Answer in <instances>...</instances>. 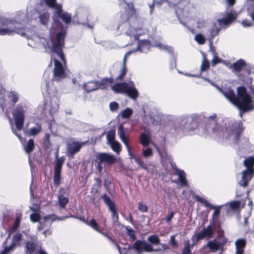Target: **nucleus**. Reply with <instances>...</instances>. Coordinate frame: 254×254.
<instances>
[{"label":"nucleus","mask_w":254,"mask_h":254,"mask_svg":"<svg viewBox=\"0 0 254 254\" xmlns=\"http://www.w3.org/2000/svg\"><path fill=\"white\" fill-rule=\"evenodd\" d=\"M114 79L113 77H105L103 78L99 82H98L99 89H107L109 86L113 84Z\"/></svg>","instance_id":"obj_25"},{"label":"nucleus","mask_w":254,"mask_h":254,"mask_svg":"<svg viewBox=\"0 0 254 254\" xmlns=\"http://www.w3.org/2000/svg\"><path fill=\"white\" fill-rule=\"evenodd\" d=\"M243 164L246 167V170L254 172V156L246 158L244 161Z\"/></svg>","instance_id":"obj_28"},{"label":"nucleus","mask_w":254,"mask_h":254,"mask_svg":"<svg viewBox=\"0 0 254 254\" xmlns=\"http://www.w3.org/2000/svg\"><path fill=\"white\" fill-rule=\"evenodd\" d=\"M133 52V51H128L127 53H126V54L124 56L123 62V65L122 67V70L120 74L118 76H117L116 78V80L117 81L122 80L123 79L125 76L126 75L127 73V59L128 58V57L131 54V53Z\"/></svg>","instance_id":"obj_16"},{"label":"nucleus","mask_w":254,"mask_h":254,"mask_svg":"<svg viewBox=\"0 0 254 254\" xmlns=\"http://www.w3.org/2000/svg\"><path fill=\"white\" fill-rule=\"evenodd\" d=\"M96 158L100 162L108 166L114 165L118 161L117 158L114 155L106 152L99 153L96 155Z\"/></svg>","instance_id":"obj_11"},{"label":"nucleus","mask_w":254,"mask_h":254,"mask_svg":"<svg viewBox=\"0 0 254 254\" xmlns=\"http://www.w3.org/2000/svg\"><path fill=\"white\" fill-rule=\"evenodd\" d=\"M36 242L33 241H28L25 244V252L26 254H36Z\"/></svg>","instance_id":"obj_23"},{"label":"nucleus","mask_w":254,"mask_h":254,"mask_svg":"<svg viewBox=\"0 0 254 254\" xmlns=\"http://www.w3.org/2000/svg\"><path fill=\"white\" fill-rule=\"evenodd\" d=\"M54 64L55 67L53 70V78L52 80L59 81L65 77V69L61 63L56 59H54Z\"/></svg>","instance_id":"obj_9"},{"label":"nucleus","mask_w":254,"mask_h":254,"mask_svg":"<svg viewBox=\"0 0 254 254\" xmlns=\"http://www.w3.org/2000/svg\"><path fill=\"white\" fill-rule=\"evenodd\" d=\"M240 206V202L238 200L233 201L230 203V207L233 210H237Z\"/></svg>","instance_id":"obj_53"},{"label":"nucleus","mask_w":254,"mask_h":254,"mask_svg":"<svg viewBox=\"0 0 254 254\" xmlns=\"http://www.w3.org/2000/svg\"><path fill=\"white\" fill-rule=\"evenodd\" d=\"M138 209L142 212H146L148 211V207L146 205L144 204L142 202H139L138 203Z\"/></svg>","instance_id":"obj_54"},{"label":"nucleus","mask_w":254,"mask_h":254,"mask_svg":"<svg viewBox=\"0 0 254 254\" xmlns=\"http://www.w3.org/2000/svg\"><path fill=\"white\" fill-rule=\"evenodd\" d=\"M153 155L152 149L150 147H147L146 149L143 150L142 155L145 158L149 157Z\"/></svg>","instance_id":"obj_51"},{"label":"nucleus","mask_w":254,"mask_h":254,"mask_svg":"<svg viewBox=\"0 0 254 254\" xmlns=\"http://www.w3.org/2000/svg\"><path fill=\"white\" fill-rule=\"evenodd\" d=\"M110 108L111 111H116L119 108V105L116 102H111L110 104Z\"/></svg>","instance_id":"obj_59"},{"label":"nucleus","mask_w":254,"mask_h":254,"mask_svg":"<svg viewBox=\"0 0 254 254\" xmlns=\"http://www.w3.org/2000/svg\"><path fill=\"white\" fill-rule=\"evenodd\" d=\"M242 24L245 27H251L252 25V23L251 21H249L248 19H244L242 21Z\"/></svg>","instance_id":"obj_61"},{"label":"nucleus","mask_w":254,"mask_h":254,"mask_svg":"<svg viewBox=\"0 0 254 254\" xmlns=\"http://www.w3.org/2000/svg\"><path fill=\"white\" fill-rule=\"evenodd\" d=\"M95 162L97 163L96 168L98 172L100 173H101L102 172L103 167L102 166V163L100 162V161H98L97 158L95 160Z\"/></svg>","instance_id":"obj_56"},{"label":"nucleus","mask_w":254,"mask_h":254,"mask_svg":"<svg viewBox=\"0 0 254 254\" xmlns=\"http://www.w3.org/2000/svg\"><path fill=\"white\" fill-rule=\"evenodd\" d=\"M122 142L124 143V144L126 146L127 148H129V145L128 143V137L126 136L125 137H123L120 138Z\"/></svg>","instance_id":"obj_62"},{"label":"nucleus","mask_w":254,"mask_h":254,"mask_svg":"<svg viewBox=\"0 0 254 254\" xmlns=\"http://www.w3.org/2000/svg\"><path fill=\"white\" fill-rule=\"evenodd\" d=\"M127 85L126 82L117 83L112 86V89L117 93H125Z\"/></svg>","instance_id":"obj_26"},{"label":"nucleus","mask_w":254,"mask_h":254,"mask_svg":"<svg viewBox=\"0 0 254 254\" xmlns=\"http://www.w3.org/2000/svg\"><path fill=\"white\" fill-rule=\"evenodd\" d=\"M116 132L115 129H110L107 133V139L109 143L115 141Z\"/></svg>","instance_id":"obj_40"},{"label":"nucleus","mask_w":254,"mask_h":254,"mask_svg":"<svg viewBox=\"0 0 254 254\" xmlns=\"http://www.w3.org/2000/svg\"><path fill=\"white\" fill-rule=\"evenodd\" d=\"M58 202L60 207L64 209L69 202V199L68 198L65 197L64 195L60 194L58 196Z\"/></svg>","instance_id":"obj_36"},{"label":"nucleus","mask_w":254,"mask_h":254,"mask_svg":"<svg viewBox=\"0 0 254 254\" xmlns=\"http://www.w3.org/2000/svg\"><path fill=\"white\" fill-rule=\"evenodd\" d=\"M22 213H16L14 222L12 227L9 229L8 231L9 236H10L12 233L15 232L19 228L20 226V222L22 219Z\"/></svg>","instance_id":"obj_24"},{"label":"nucleus","mask_w":254,"mask_h":254,"mask_svg":"<svg viewBox=\"0 0 254 254\" xmlns=\"http://www.w3.org/2000/svg\"><path fill=\"white\" fill-rule=\"evenodd\" d=\"M210 67V63L207 60L206 57L204 56L203 60L202 61L200 70L201 71H205L208 69Z\"/></svg>","instance_id":"obj_42"},{"label":"nucleus","mask_w":254,"mask_h":254,"mask_svg":"<svg viewBox=\"0 0 254 254\" xmlns=\"http://www.w3.org/2000/svg\"><path fill=\"white\" fill-rule=\"evenodd\" d=\"M86 141L78 142L73 141L67 144L66 155L68 157L73 158L74 155L78 152L81 149L82 146L85 145Z\"/></svg>","instance_id":"obj_12"},{"label":"nucleus","mask_w":254,"mask_h":254,"mask_svg":"<svg viewBox=\"0 0 254 254\" xmlns=\"http://www.w3.org/2000/svg\"><path fill=\"white\" fill-rule=\"evenodd\" d=\"M135 162L138 164L139 166L141 167L142 169L145 170H148V168L144 163V161L142 160V159L138 157H135L134 158Z\"/></svg>","instance_id":"obj_44"},{"label":"nucleus","mask_w":254,"mask_h":254,"mask_svg":"<svg viewBox=\"0 0 254 254\" xmlns=\"http://www.w3.org/2000/svg\"><path fill=\"white\" fill-rule=\"evenodd\" d=\"M237 17V14L236 12L233 10H231L227 13L225 17L220 20V22L224 25H228L234 21L236 19Z\"/></svg>","instance_id":"obj_18"},{"label":"nucleus","mask_w":254,"mask_h":254,"mask_svg":"<svg viewBox=\"0 0 254 254\" xmlns=\"http://www.w3.org/2000/svg\"><path fill=\"white\" fill-rule=\"evenodd\" d=\"M215 226L210 223L207 227L204 228L202 231L194 235L192 241L194 245H196L200 240L205 238H211L213 237Z\"/></svg>","instance_id":"obj_7"},{"label":"nucleus","mask_w":254,"mask_h":254,"mask_svg":"<svg viewBox=\"0 0 254 254\" xmlns=\"http://www.w3.org/2000/svg\"><path fill=\"white\" fill-rule=\"evenodd\" d=\"M38 19L41 24L47 26L50 20V13L48 11H40Z\"/></svg>","instance_id":"obj_20"},{"label":"nucleus","mask_w":254,"mask_h":254,"mask_svg":"<svg viewBox=\"0 0 254 254\" xmlns=\"http://www.w3.org/2000/svg\"><path fill=\"white\" fill-rule=\"evenodd\" d=\"M191 247H192V246H191L189 241H188L185 243V246L183 249L182 254H191L190 250Z\"/></svg>","instance_id":"obj_45"},{"label":"nucleus","mask_w":254,"mask_h":254,"mask_svg":"<svg viewBox=\"0 0 254 254\" xmlns=\"http://www.w3.org/2000/svg\"><path fill=\"white\" fill-rule=\"evenodd\" d=\"M84 88L88 93L98 89L99 86L98 82L94 81H90L84 85Z\"/></svg>","instance_id":"obj_30"},{"label":"nucleus","mask_w":254,"mask_h":254,"mask_svg":"<svg viewBox=\"0 0 254 254\" xmlns=\"http://www.w3.org/2000/svg\"><path fill=\"white\" fill-rule=\"evenodd\" d=\"M177 235H172L169 240V244L172 246V248H177L178 247V243L176 240Z\"/></svg>","instance_id":"obj_46"},{"label":"nucleus","mask_w":254,"mask_h":254,"mask_svg":"<svg viewBox=\"0 0 254 254\" xmlns=\"http://www.w3.org/2000/svg\"><path fill=\"white\" fill-rule=\"evenodd\" d=\"M127 234L129 237L130 239L132 241H134L136 239L135 231L131 228H129L128 226L126 227Z\"/></svg>","instance_id":"obj_43"},{"label":"nucleus","mask_w":254,"mask_h":254,"mask_svg":"<svg viewBox=\"0 0 254 254\" xmlns=\"http://www.w3.org/2000/svg\"><path fill=\"white\" fill-rule=\"evenodd\" d=\"M22 240V235L20 233H16L12 238L11 244H14V247H16L20 245V242Z\"/></svg>","instance_id":"obj_37"},{"label":"nucleus","mask_w":254,"mask_h":254,"mask_svg":"<svg viewBox=\"0 0 254 254\" xmlns=\"http://www.w3.org/2000/svg\"><path fill=\"white\" fill-rule=\"evenodd\" d=\"M243 124L242 122H239L238 124V125L236 128L237 133V137L239 138L242 133V132L244 130V127H243Z\"/></svg>","instance_id":"obj_49"},{"label":"nucleus","mask_w":254,"mask_h":254,"mask_svg":"<svg viewBox=\"0 0 254 254\" xmlns=\"http://www.w3.org/2000/svg\"><path fill=\"white\" fill-rule=\"evenodd\" d=\"M25 110L21 105H18L12 112L15 125L18 130H21L23 128L25 121Z\"/></svg>","instance_id":"obj_5"},{"label":"nucleus","mask_w":254,"mask_h":254,"mask_svg":"<svg viewBox=\"0 0 254 254\" xmlns=\"http://www.w3.org/2000/svg\"><path fill=\"white\" fill-rule=\"evenodd\" d=\"M15 247L14 244H10L8 247H5L4 248V249L6 252L7 253H8L10 251L13 250L15 249Z\"/></svg>","instance_id":"obj_63"},{"label":"nucleus","mask_w":254,"mask_h":254,"mask_svg":"<svg viewBox=\"0 0 254 254\" xmlns=\"http://www.w3.org/2000/svg\"><path fill=\"white\" fill-rule=\"evenodd\" d=\"M102 224L103 225V227H101L97 222L96 220L94 219H91V221L89 223L90 227L92 229H93L95 231L99 233L100 234H102V235L106 237V236L108 235L107 233L104 232V228L107 226L106 218L104 217L102 218Z\"/></svg>","instance_id":"obj_14"},{"label":"nucleus","mask_w":254,"mask_h":254,"mask_svg":"<svg viewBox=\"0 0 254 254\" xmlns=\"http://www.w3.org/2000/svg\"><path fill=\"white\" fill-rule=\"evenodd\" d=\"M195 40L200 45L203 44L205 42L204 37L201 34H197L195 36Z\"/></svg>","instance_id":"obj_47"},{"label":"nucleus","mask_w":254,"mask_h":254,"mask_svg":"<svg viewBox=\"0 0 254 254\" xmlns=\"http://www.w3.org/2000/svg\"><path fill=\"white\" fill-rule=\"evenodd\" d=\"M112 150L117 153H119L121 151V145L120 143L116 141L110 143Z\"/></svg>","instance_id":"obj_41"},{"label":"nucleus","mask_w":254,"mask_h":254,"mask_svg":"<svg viewBox=\"0 0 254 254\" xmlns=\"http://www.w3.org/2000/svg\"><path fill=\"white\" fill-rule=\"evenodd\" d=\"M150 141L151 139L149 132L148 134L144 132L140 134L139 137V142L142 146H148Z\"/></svg>","instance_id":"obj_29"},{"label":"nucleus","mask_w":254,"mask_h":254,"mask_svg":"<svg viewBox=\"0 0 254 254\" xmlns=\"http://www.w3.org/2000/svg\"><path fill=\"white\" fill-rule=\"evenodd\" d=\"M45 227V224L44 223H42V222H40L39 223V225H38V230L39 231H41L42 230H43Z\"/></svg>","instance_id":"obj_64"},{"label":"nucleus","mask_w":254,"mask_h":254,"mask_svg":"<svg viewBox=\"0 0 254 254\" xmlns=\"http://www.w3.org/2000/svg\"><path fill=\"white\" fill-rule=\"evenodd\" d=\"M14 22L8 19H2L0 21V28H8L9 27H15Z\"/></svg>","instance_id":"obj_38"},{"label":"nucleus","mask_w":254,"mask_h":254,"mask_svg":"<svg viewBox=\"0 0 254 254\" xmlns=\"http://www.w3.org/2000/svg\"><path fill=\"white\" fill-rule=\"evenodd\" d=\"M217 239L218 240L217 242L209 241L207 244V247L214 252L219 250L224 251V246L228 242V239L225 236L223 230L218 231Z\"/></svg>","instance_id":"obj_3"},{"label":"nucleus","mask_w":254,"mask_h":254,"mask_svg":"<svg viewBox=\"0 0 254 254\" xmlns=\"http://www.w3.org/2000/svg\"><path fill=\"white\" fill-rule=\"evenodd\" d=\"M222 94L231 103L236 106L240 110L245 113L253 109L252 98L248 93L247 88L239 86L237 89V95L231 87H225L220 89Z\"/></svg>","instance_id":"obj_1"},{"label":"nucleus","mask_w":254,"mask_h":254,"mask_svg":"<svg viewBox=\"0 0 254 254\" xmlns=\"http://www.w3.org/2000/svg\"><path fill=\"white\" fill-rule=\"evenodd\" d=\"M130 84V86L127 85L125 93L132 99H136L138 96V92L135 88L133 82H131Z\"/></svg>","instance_id":"obj_22"},{"label":"nucleus","mask_w":254,"mask_h":254,"mask_svg":"<svg viewBox=\"0 0 254 254\" xmlns=\"http://www.w3.org/2000/svg\"><path fill=\"white\" fill-rule=\"evenodd\" d=\"M64 34L62 32H58L56 35V42L52 41V50L56 53L62 62L65 64V58L62 50L64 44Z\"/></svg>","instance_id":"obj_2"},{"label":"nucleus","mask_w":254,"mask_h":254,"mask_svg":"<svg viewBox=\"0 0 254 254\" xmlns=\"http://www.w3.org/2000/svg\"><path fill=\"white\" fill-rule=\"evenodd\" d=\"M95 180L96 181V185L97 186V188L96 189H94L93 188L92 189L91 192L94 193H98L99 192L98 189L101 187V180L100 178H95Z\"/></svg>","instance_id":"obj_50"},{"label":"nucleus","mask_w":254,"mask_h":254,"mask_svg":"<svg viewBox=\"0 0 254 254\" xmlns=\"http://www.w3.org/2000/svg\"><path fill=\"white\" fill-rule=\"evenodd\" d=\"M15 27H9L8 28H0V35H10L15 32Z\"/></svg>","instance_id":"obj_33"},{"label":"nucleus","mask_w":254,"mask_h":254,"mask_svg":"<svg viewBox=\"0 0 254 254\" xmlns=\"http://www.w3.org/2000/svg\"><path fill=\"white\" fill-rule=\"evenodd\" d=\"M125 3L127 5V8L125 9L126 17H124V15L122 14L121 16L122 21L123 23L128 21L130 18L133 16H136V9L134 7L133 2H127L125 0H124Z\"/></svg>","instance_id":"obj_13"},{"label":"nucleus","mask_w":254,"mask_h":254,"mask_svg":"<svg viewBox=\"0 0 254 254\" xmlns=\"http://www.w3.org/2000/svg\"><path fill=\"white\" fill-rule=\"evenodd\" d=\"M118 133L120 136V137H123L126 136V132L123 126L122 125H121L118 128Z\"/></svg>","instance_id":"obj_55"},{"label":"nucleus","mask_w":254,"mask_h":254,"mask_svg":"<svg viewBox=\"0 0 254 254\" xmlns=\"http://www.w3.org/2000/svg\"><path fill=\"white\" fill-rule=\"evenodd\" d=\"M42 131V126L41 124H37L36 127H33L27 131L26 134L28 136H35L38 135Z\"/></svg>","instance_id":"obj_31"},{"label":"nucleus","mask_w":254,"mask_h":254,"mask_svg":"<svg viewBox=\"0 0 254 254\" xmlns=\"http://www.w3.org/2000/svg\"><path fill=\"white\" fill-rule=\"evenodd\" d=\"M246 241L244 239H239L235 242L236 250L244 251L246 246Z\"/></svg>","instance_id":"obj_35"},{"label":"nucleus","mask_w":254,"mask_h":254,"mask_svg":"<svg viewBox=\"0 0 254 254\" xmlns=\"http://www.w3.org/2000/svg\"><path fill=\"white\" fill-rule=\"evenodd\" d=\"M133 248L138 253H141L143 251L146 252H157L161 250L160 249H154L150 244L145 241L137 240L133 245Z\"/></svg>","instance_id":"obj_10"},{"label":"nucleus","mask_w":254,"mask_h":254,"mask_svg":"<svg viewBox=\"0 0 254 254\" xmlns=\"http://www.w3.org/2000/svg\"><path fill=\"white\" fill-rule=\"evenodd\" d=\"M41 215L39 213H34L30 215V218L32 222L35 223L38 222L41 219Z\"/></svg>","instance_id":"obj_48"},{"label":"nucleus","mask_w":254,"mask_h":254,"mask_svg":"<svg viewBox=\"0 0 254 254\" xmlns=\"http://www.w3.org/2000/svg\"><path fill=\"white\" fill-rule=\"evenodd\" d=\"M195 200L204 204V205L208 208L210 209H213L214 210L212 215V220L210 222V223L215 226V222L218 220L219 218L220 209L222 207V206H215L210 203L208 201L202 198L199 195L195 196Z\"/></svg>","instance_id":"obj_6"},{"label":"nucleus","mask_w":254,"mask_h":254,"mask_svg":"<svg viewBox=\"0 0 254 254\" xmlns=\"http://www.w3.org/2000/svg\"><path fill=\"white\" fill-rule=\"evenodd\" d=\"M147 241L150 243L151 246L154 245L155 246L159 245L160 244V239L159 236L156 234H153L149 236L147 238Z\"/></svg>","instance_id":"obj_34"},{"label":"nucleus","mask_w":254,"mask_h":254,"mask_svg":"<svg viewBox=\"0 0 254 254\" xmlns=\"http://www.w3.org/2000/svg\"><path fill=\"white\" fill-rule=\"evenodd\" d=\"M221 60L217 56H215L211 61V65L212 66H214L218 64L221 62Z\"/></svg>","instance_id":"obj_60"},{"label":"nucleus","mask_w":254,"mask_h":254,"mask_svg":"<svg viewBox=\"0 0 254 254\" xmlns=\"http://www.w3.org/2000/svg\"><path fill=\"white\" fill-rule=\"evenodd\" d=\"M101 198L104 203L108 206L109 211L111 212V217L114 222L115 223L118 222L119 216L115 202L106 193L103 194L101 196Z\"/></svg>","instance_id":"obj_8"},{"label":"nucleus","mask_w":254,"mask_h":254,"mask_svg":"<svg viewBox=\"0 0 254 254\" xmlns=\"http://www.w3.org/2000/svg\"><path fill=\"white\" fill-rule=\"evenodd\" d=\"M246 65V64L245 61L243 59H240L233 63V64H230L229 68L231 69L233 72H239Z\"/></svg>","instance_id":"obj_19"},{"label":"nucleus","mask_w":254,"mask_h":254,"mask_svg":"<svg viewBox=\"0 0 254 254\" xmlns=\"http://www.w3.org/2000/svg\"><path fill=\"white\" fill-rule=\"evenodd\" d=\"M176 174L178 176L179 179L182 186H188V184L186 180V173L183 170L176 169Z\"/></svg>","instance_id":"obj_27"},{"label":"nucleus","mask_w":254,"mask_h":254,"mask_svg":"<svg viewBox=\"0 0 254 254\" xmlns=\"http://www.w3.org/2000/svg\"><path fill=\"white\" fill-rule=\"evenodd\" d=\"M56 15L58 17L61 18L65 24H68L71 21V15L70 14L64 12L63 10L62 6H59L58 9L56 10Z\"/></svg>","instance_id":"obj_17"},{"label":"nucleus","mask_w":254,"mask_h":254,"mask_svg":"<svg viewBox=\"0 0 254 254\" xmlns=\"http://www.w3.org/2000/svg\"><path fill=\"white\" fill-rule=\"evenodd\" d=\"M254 175V172L245 170L242 173V178L239 182L240 186L246 188Z\"/></svg>","instance_id":"obj_15"},{"label":"nucleus","mask_w":254,"mask_h":254,"mask_svg":"<svg viewBox=\"0 0 254 254\" xmlns=\"http://www.w3.org/2000/svg\"><path fill=\"white\" fill-rule=\"evenodd\" d=\"M58 151L55 154V164L54 168V183L56 186H59L61 184V172L62 167L64 162L65 158L64 156L58 157Z\"/></svg>","instance_id":"obj_4"},{"label":"nucleus","mask_w":254,"mask_h":254,"mask_svg":"<svg viewBox=\"0 0 254 254\" xmlns=\"http://www.w3.org/2000/svg\"><path fill=\"white\" fill-rule=\"evenodd\" d=\"M175 214V212L171 210L170 213L165 218V221L167 223H169L172 218H173Z\"/></svg>","instance_id":"obj_57"},{"label":"nucleus","mask_w":254,"mask_h":254,"mask_svg":"<svg viewBox=\"0 0 254 254\" xmlns=\"http://www.w3.org/2000/svg\"><path fill=\"white\" fill-rule=\"evenodd\" d=\"M24 148L25 152L28 154H30L35 149L34 139L33 138L29 139L25 145H24Z\"/></svg>","instance_id":"obj_32"},{"label":"nucleus","mask_w":254,"mask_h":254,"mask_svg":"<svg viewBox=\"0 0 254 254\" xmlns=\"http://www.w3.org/2000/svg\"><path fill=\"white\" fill-rule=\"evenodd\" d=\"M191 119V121L190 122V127L189 130L193 131L198 127L199 123L201 120L200 116L196 114H192Z\"/></svg>","instance_id":"obj_21"},{"label":"nucleus","mask_w":254,"mask_h":254,"mask_svg":"<svg viewBox=\"0 0 254 254\" xmlns=\"http://www.w3.org/2000/svg\"><path fill=\"white\" fill-rule=\"evenodd\" d=\"M10 94L12 96V101L14 104L16 103L19 99L17 93H16L14 91L10 92Z\"/></svg>","instance_id":"obj_58"},{"label":"nucleus","mask_w":254,"mask_h":254,"mask_svg":"<svg viewBox=\"0 0 254 254\" xmlns=\"http://www.w3.org/2000/svg\"><path fill=\"white\" fill-rule=\"evenodd\" d=\"M44 1L47 6L54 8L56 10L58 9L59 6H62V5L57 3V0H44Z\"/></svg>","instance_id":"obj_39"},{"label":"nucleus","mask_w":254,"mask_h":254,"mask_svg":"<svg viewBox=\"0 0 254 254\" xmlns=\"http://www.w3.org/2000/svg\"><path fill=\"white\" fill-rule=\"evenodd\" d=\"M132 114V110L130 108H126L122 113V117L125 118H128L131 116Z\"/></svg>","instance_id":"obj_52"}]
</instances>
